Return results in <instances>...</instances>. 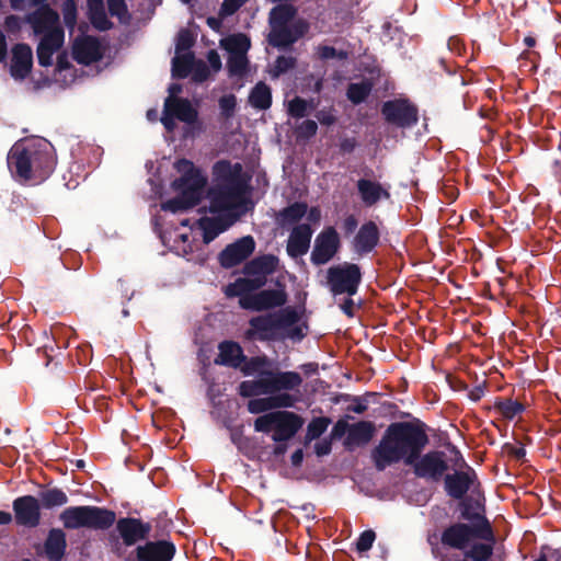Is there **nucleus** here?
Masks as SVG:
<instances>
[{"label": "nucleus", "instance_id": "23", "mask_svg": "<svg viewBox=\"0 0 561 561\" xmlns=\"http://www.w3.org/2000/svg\"><path fill=\"white\" fill-rule=\"evenodd\" d=\"M13 510L18 524L26 527H35L38 525L41 517L39 503L34 496L26 495L18 497L13 502Z\"/></svg>", "mask_w": 561, "mask_h": 561}, {"label": "nucleus", "instance_id": "34", "mask_svg": "<svg viewBox=\"0 0 561 561\" xmlns=\"http://www.w3.org/2000/svg\"><path fill=\"white\" fill-rule=\"evenodd\" d=\"M250 105L260 111H265L272 105V91L271 88L264 82H259L251 90L249 95Z\"/></svg>", "mask_w": 561, "mask_h": 561}, {"label": "nucleus", "instance_id": "48", "mask_svg": "<svg viewBox=\"0 0 561 561\" xmlns=\"http://www.w3.org/2000/svg\"><path fill=\"white\" fill-rule=\"evenodd\" d=\"M499 409L503 416L507 419H513L523 412L524 407L517 401L507 400L505 402L500 403Z\"/></svg>", "mask_w": 561, "mask_h": 561}, {"label": "nucleus", "instance_id": "35", "mask_svg": "<svg viewBox=\"0 0 561 561\" xmlns=\"http://www.w3.org/2000/svg\"><path fill=\"white\" fill-rule=\"evenodd\" d=\"M250 46V39L241 33L227 36L220 41V47L225 49L229 56L247 55Z\"/></svg>", "mask_w": 561, "mask_h": 561}, {"label": "nucleus", "instance_id": "50", "mask_svg": "<svg viewBox=\"0 0 561 561\" xmlns=\"http://www.w3.org/2000/svg\"><path fill=\"white\" fill-rule=\"evenodd\" d=\"M237 105V99L233 94L224 95L219 99V108L221 115L226 118L232 116Z\"/></svg>", "mask_w": 561, "mask_h": 561}, {"label": "nucleus", "instance_id": "39", "mask_svg": "<svg viewBox=\"0 0 561 561\" xmlns=\"http://www.w3.org/2000/svg\"><path fill=\"white\" fill-rule=\"evenodd\" d=\"M41 501L47 508L61 506L68 502L67 494L59 489H48L41 493Z\"/></svg>", "mask_w": 561, "mask_h": 561}, {"label": "nucleus", "instance_id": "1", "mask_svg": "<svg viewBox=\"0 0 561 561\" xmlns=\"http://www.w3.org/2000/svg\"><path fill=\"white\" fill-rule=\"evenodd\" d=\"M213 185L207 192L213 217L194 221L204 243L211 242L247 211L248 178L240 163L221 160L213 168Z\"/></svg>", "mask_w": 561, "mask_h": 561}, {"label": "nucleus", "instance_id": "64", "mask_svg": "<svg viewBox=\"0 0 561 561\" xmlns=\"http://www.w3.org/2000/svg\"><path fill=\"white\" fill-rule=\"evenodd\" d=\"M546 558L548 561H561V549L552 550Z\"/></svg>", "mask_w": 561, "mask_h": 561}, {"label": "nucleus", "instance_id": "42", "mask_svg": "<svg viewBox=\"0 0 561 561\" xmlns=\"http://www.w3.org/2000/svg\"><path fill=\"white\" fill-rule=\"evenodd\" d=\"M307 213V205L302 203H295L282 213L284 222H296L301 219Z\"/></svg>", "mask_w": 561, "mask_h": 561}, {"label": "nucleus", "instance_id": "59", "mask_svg": "<svg viewBox=\"0 0 561 561\" xmlns=\"http://www.w3.org/2000/svg\"><path fill=\"white\" fill-rule=\"evenodd\" d=\"M314 450L318 456L328 455L331 451V444L327 440L317 443Z\"/></svg>", "mask_w": 561, "mask_h": 561}, {"label": "nucleus", "instance_id": "52", "mask_svg": "<svg viewBox=\"0 0 561 561\" xmlns=\"http://www.w3.org/2000/svg\"><path fill=\"white\" fill-rule=\"evenodd\" d=\"M191 75L196 82L205 81L209 76V69L203 60H195Z\"/></svg>", "mask_w": 561, "mask_h": 561}, {"label": "nucleus", "instance_id": "41", "mask_svg": "<svg viewBox=\"0 0 561 561\" xmlns=\"http://www.w3.org/2000/svg\"><path fill=\"white\" fill-rule=\"evenodd\" d=\"M330 420L328 417H316L307 426L306 440L312 442L319 438L328 428Z\"/></svg>", "mask_w": 561, "mask_h": 561}, {"label": "nucleus", "instance_id": "8", "mask_svg": "<svg viewBox=\"0 0 561 561\" xmlns=\"http://www.w3.org/2000/svg\"><path fill=\"white\" fill-rule=\"evenodd\" d=\"M304 425V419L290 411H272L254 421L256 432L271 434L275 443L293 438Z\"/></svg>", "mask_w": 561, "mask_h": 561}, {"label": "nucleus", "instance_id": "25", "mask_svg": "<svg viewBox=\"0 0 561 561\" xmlns=\"http://www.w3.org/2000/svg\"><path fill=\"white\" fill-rule=\"evenodd\" d=\"M10 62V75L15 80L25 79L31 72L33 65V53L28 45L16 44L12 50Z\"/></svg>", "mask_w": 561, "mask_h": 561}, {"label": "nucleus", "instance_id": "33", "mask_svg": "<svg viewBox=\"0 0 561 561\" xmlns=\"http://www.w3.org/2000/svg\"><path fill=\"white\" fill-rule=\"evenodd\" d=\"M181 226L183 227H190L188 232H176L174 238V249L178 254L181 255H187L188 253H192L194 251V241H195V231L196 228H193L191 226L190 219H183L181 221Z\"/></svg>", "mask_w": 561, "mask_h": 561}, {"label": "nucleus", "instance_id": "40", "mask_svg": "<svg viewBox=\"0 0 561 561\" xmlns=\"http://www.w3.org/2000/svg\"><path fill=\"white\" fill-rule=\"evenodd\" d=\"M371 91V84L368 81L351 83L347 89V98L355 104L363 102Z\"/></svg>", "mask_w": 561, "mask_h": 561}, {"label": "nucleus", "instance_id": "9", "mask_svg": "<svg viewBox=\"0 0 561 561\" xmlns=\"http://www.w3.org/2000/svg\"><path fill=\"white\" fill-rule=\"evenodd\" d=\"M278 264V259L274 255H262L253 259L244 266V278H238L230 284L227 295H241L244 291H253L266 283V277L274 273Z\"/></svg>", "mask_w": 561, "mask_h": 561}, {"label": "nucleus", "instance_id": "26", "mask_svg": "<svg viewBox=\"0 0 561 561\" xmlns=\"http://www.w3.org/2000/svg\"><path fill=\"white\" fill-rule=\"evenodd\" d=\"M311 237L312 230L308 224L296 226L287 241L286 250L288 255L294 259L305 255L310 248Z\"/></svg>", "mask_w": 561, "mask_h": 561}, {"label": "nucleus", "instance_id": "21", "mask_svg": "<svg viewBox=\"0 0 561 561\" xmlns=\"http://www.w3.org/2000/svg\"><path fill=\"white\" fill-rule=\"evenodd\" d=\"M477 474L473 469L467 468L466 471H456L445 477V489L449 496L460 500L463 495L474 488Z\"/></svg>", "mask_w": 561, "mask_h": 561}, {"label": "nucleus", "instance_id": "3", "mask_svg": "<svg viewBox=\"0 0 561 561\" xmlns=\"http://www.w3.org/2000/svg\"><path fill=\"white\" fill-rule=\"evenodd\" d=\"M54 147L44 138H28L15 142L8 153V167L20 182H42L54 171Z\"/></svg>", "mask_w": 561, "mask_h": 561}, {"label": "nucleus", "instance_id": "19", "mask_svg": "<svg viewBox=\"0 0 561 561\" xmlns=\"http://www.w3.org/2000/svg\"><path fill=\"white\" fill-rule=\"evenodd\" d=\"M268 42L274 47L285 48L298 41L308 28L305 21L298 20L289 25H279L271 27Z\"/></svg>", "mask_w": 561, "mask_h": 561}, {"label": "nucleus", "instance_id": "31", "mask_svg": "<svg viewBox=\"0 0 561 561\" xmlns=\"http://www.w3.org/2000/svg\"><path fill=\"white\" fill-rule=\"evenodd\" d=\"M243 360V352L239 344L229 341L219 344V354L215 360L217 364L237 368Z\"/></svg>", "mask_w": 561, "mask_h": 561}, {"label": "nucleus", "instance_id": "37", "mask_svg": "<svg viewBox=\"0 0 561 561\" xmlns=\"http://www.w3.org/2000/svg\"><path fill=\"white\" fill-rule=\"evenodd\" d=\"M194 61L192 53L175 54L172 59V75L178 78H186L191 75Z\"/></svg>", "mask_w": 561, "mask_h": 561}, {"label": "nucleus", "instance_id": "7", "mask_svg": "<svg viewBox=\"0 0 561 561\" xmlns=\"http://www.w3.org/2000/svg\"><path fill=\"white\" fill-rule=\"evenodd\" d=\"M302 383L301 376L296 371H273L266 370L261 377L252 380H244L239 386L242 397L275 396L288 393Z\"/></svg>", "mask_w": 561, "mask_h": 561}, {"label": "nucleus", "instance_id": "44", "mask_svg": "<svg viewBox=\"0 0 561 561\" xmlns=\"http://www.w3.org/2000/svg\"><path fill=\"white\" fill-rule=\"evenodd\" d=\"M265 365H266L265 358L253 357L242 366V371L244 375H248V376L256 375L259 378V377H261V374L266 371L264 369Z\"/></svg>", "mask_w": 561, "mask_h": 561}, {"label": "nucleus", "instance_id": "28", "mask_svg": "<svg viewBox=\"0 0 561 561\" xmlns=\"http://www.w3.org/2000/svg\"><path fill=\"white\" fill-rule=\"evenodd\" d=\"M379 241V231L375 222L364 224L356 233L353 248L358 254H366L374 250Z\"/></svg>", "mask_w": 561, "mask_h": 561}, {"label": "nucleus", "instance_id": "55", "mask_svg": "<svg viewBox=\"0 0 561 561\" xmlns=\"http://www.w3.org/2000/svg\"><path fill=\"white\" fill-rule=\"evenodd\" d=\"M318 55L323 60L335 59V58L344 59L347 56L345 51H337L335 48H333L331 46H320L318 48Z\"/></svg>", "mask_w": 561, "mask_h": 561}, {"label": "nucleus", "instance_id": "18", "mask_svg": "<svg viewBox=\"0 0 561 561\" xmlns=\"http://www.w3.org/2000/svg\"><path fill=\"white\" fill-rule=\"evenodd\" d=\"M103 53L104 47L101 42L92 36H79L75 39L72 45L73 58L82 65H90L100 60Z\"/></svg>", "mask_w": 561, "mask_h": 561}, {"label": "nucleus", "instance_id": "49", "mask_svg": "<svg viewBox=\"0 0 561 561\" xmlns=\"http://www.w3.org/2000/svg\"><path fill=\"white\" fill-rule=\"evenodd\" d=\"M308 107L307 101L301 98H295L288 103V113L290 116L300 118L306 115Z\"/></svg>", "mask_w": 561, "mask_h": 561}, {"label": "nucleus", "instance_id": "57", "mask_svg": "<svg viewBox=\"0 0 561 561\" xmlns=\"http://www.w3.org/2000/svg\"><path fill=\"white\" fill-rule=\"evenodd\" d=\"M207 60L214 71H218L221 68V59L216 50H209L207 54Z\"/></svg>", "mask_w": 561, "mask_h": 561}, {"label": "nucleus", "instance_id": "24", "mask_svg": "<svg viewBox=\"0 0 561 561\" xmlns=\"http://www.w3.org/2000/svg\"><path fill=\"white\" fill-rule=\"evenodd\" d=\"M346 427L347 435L345 445L348 448L366 445L371 439L375 432L374 424L368 421H360L351 425L340 421L335 425V431H344Z\"/></svg>", "mask_w": 561, "mask_h": 561}, {"label": "nucleus", "instance_id": "60", "mask_svg": "<svg viewBox=\"0 0 561 561\" xmlns=\"http://www.w3.org/2000/svg\"><path fill=\"white\" fill-rule=\"evenodd\" d=\"M356 227H357V220L354 216H348L345 218V220L343 222V228L346 233L354 232Z\"/></svg>", "mask_w": 561, "mask_h": 561}, {"label": "nucleus", "instance_id": "54", "mask_svg": "<svg viewBox=\"0 0 561 561\" xmlns=\"http://www.w3.org/2000/svg\"><path fill=\"white\" fill-rule=\"evenodd\" d=\"M376 535L373 530H365L357 540V550L360 552L368 551L373 547Z\"/></svg>", "mask_w": 561, "mask_h": 561}, {"label": "nucleus", "instance_id": "45", "mask_svg": "<svg viewBox=\"0 0 561 561\" xmlns=\"http://www.w3.org/2000/svg\"><path fill=\"white\" fill-rule=\"evenodd\" d=\"M108 11L112 16H116L121 22H126L129 18L125 0H107Z\"/></svg>", "mask_w": 561, "mask_h": 561}, {"label": "nucleus", "instance_id": "5", "mask_svg": "<svg viewBox=\"0 0 561 561\" xmlns=\"http://www.w3.org/2000/svg\"><path fill=\"white\" fill-rule=\"evenodd\" d=\"M248 336L259 341H302L309 327L304 313L294 307L259 316L250 320Z\"/></svg>", "mask_w": 561, "mask_h": 561}, {"label": "nucleus", "instance_id": "58", "mask_svg": "<svg viewBox=\"0 0 561 561\" xmlns=\"http://www.w3.org/2000/svg\"><path fill=\"white\" fill-rule=\"evenodd\" d=\"M354 307V300L350 296L340 305L341 310L348 317H353Z\"/></svg>", "mask_w": 561, "mask_h": 561}, {"label": "nucleus", "instance_id": "53", "mask_svg": "<svg viewBox=\"0 0 561 561\" xmlns=\"http://www.w3.org/2000/svg\"><path fill=\"white\" fill-rule=\"evenodd\" d=\"M318 125L314 121L307 119L302 122L297 128L298 138L308 139L316 135Z\"/></svg>", "mask_w": 561, "mask_h": 561}, {"label": "nucleus", "instance_id": "4", "mask_svg": "<svg viewBox=\"0 0 561 561\" xmlns=\"http://www.w3.org/2000/svg\"><path fill=\"white\" fill-rule=\"evenodd\" d=\"M47 2L48 0H10V5L15 11L38 7L34 12L27 14L25 20L36 35H42L36 51L38 62L43 67L53 65V56L61 48L65 38L59 15Z\"/></svg>", "mask_w": 561, "mask_h": 561}, {"label": "nucleus", "instance_id": "32", "mask_svg": "<svg viewBox=\"0 0 561 561\" xmlns=\"http://www.w3.org/2000/svg\"><path fill=\"white\" fill-rule=\"evenodd\" d=\"M66 549V536L61 529H51L45 542V553L49 561H60Z\"/></svg>", "mask_w": 561, "mask_h": 561}, {"label": "nucleus", "instance_id": "38", "mask_svg": "<svg viewBox=\"0 0 561 561\" xmlns=\"http://www.w3.org/2000/svg\"><path fill=\"white\" fill-rule=\"evenodd\" d=\"M295 9L291 5H278L270 13L271 27L279 25H289L298 20H295Z\"/></svg>", "mask_w": 561, "mask_h": 561}, {"label": "nucleus", "instance_id": "12", "mask_svg": "<svg viewBox=\"0 0 561 561\" xmlns=\"http://www.w3.org/2000/svg\"><path fill=\"white\" fill-rule=\"evenodd\" d=\"M197 118L198 112L188 100L173 96H168L164 100L160 121L168 131L172 133L174 130L175 119H179L187 125V130L185 131L187 136L196 126L199 129Z\"/></svg>", "mask_w": 561, "mask_h": 561}, {"label": "nucleus", "instance_id": "29", "mask_svg": "<svg viewBox=\"0 0 561 561\" xmlns=\"http://www.w3.org/2000/svg\"><path fill=\"white\" fill-rule=\"evenodd\" d=\"M474 535L473 528L469 525L456 524L444 531L442 540L453 548L465 549Z\"/></svg>", "mask_w": 561, "mask_h": 561}, {"label": "nucleus", "instance_id": "46", "mask_svg": "<svg viewBox=\"0 0 561 561\" xmlns=\"http://www.w3.org/2000/svg\"><path fill=\"white\" fill-rule=\"evenodd\" d=\"M194 43V38L190 31L182 30L178 34L175 43V54L192 53L190 49Z\"/></svg>", "mask_w": 561, "mask_h": 561}, {"label": "nucleus", "instance_id": "63", "mask_svg": "<svg viewBox=\"0 0 561 561\" xmlns=\"http://www.w3.org/2000/svg\"><path fill=\"white\" fill-rule=\"evenodd\" d=\"M5 26L10 30L19 27L20 19L15 15H9L5 18Z\"/></svg>", "mask_w": 561, "mask_h": 561}, {"label": "nucleus", "instance_id": "51", "mask_svg": "<svg viewBox=\"0 0 561 561\" xmlns=\"http://www.w3.org/2000/svg\"><path fill=\"white\" fill-rule=\"evenodd\" d=\"M295 62H296V60L291 56L278 57L274 65L273 76L278 77L279 75L288 71L289 69L294 68Z\"/></svg>", "mask_w": 561, "mask_h": 561}, {"label": "nucleus", "instance_id": "14", "mask_svg": "<svg viewBox=\"0 0 561 561\" xmlns=\"http://www.w3.org/2000/svg\"><path fill=\"white\" fill-rule=\"evenodd\" d=\"M340 247V238L336 230L329 227L321 231L316 240L311 252V262L316 265L328 263L337 252Z\"/></svg>", "mask_w": 561, "mask_h": 561}, {"label": "nucleus", "instance_id": "11", "mask_svg": "<svg viewBox=\"0 0 561 561\" xmlns=\"http://www.w3.org/2000/svg\"><path fill=\"white\" fill-rule=\"evenodd\" d=\"M362 280V272L357 264L344 262L331 266L327 272V285L334 296H354Z\"/></svg>", "mask_w": 561, "mask_h": 561}, {"label": "nucleus", "instance_id": "16", "mask_svg": "<svg viewBox=\"0 0 561 561\" xmlns=\"http://www.w3.org/2000/svg\"><path fill=\"white\" fill-rule=\"evenodd\" d=\"M414 473L420 478L438 480L447 470V463L444 454L440 451H430L413 462Z\"/></svg>", "mask_w": 561, "mask_h": 561}, {"label": "nucleus", "instance_id": "15", "mask_svg": "<svg viewBox=\"0 0 561 561\" xmlns=\"http://www.w3.org/2000/svg\"><path fill=\"white\" fill-rule=\"evenodd\" d=\"M382 114L389 123L410 127L417 122V110L404 100L388 101L382 105Z\"/></svg>", "mask_w": 561, "mask_h": 561}, {"label": "nucleus", "instance_id": "6", "mask_svg": "<svg viewBox=\"0 0 561 561\" xmlns=\"http://www.w3.org/2000/svg\"><path fill=\"white\" fill-rule=\"evenodd\" d=\"M174 168L181 176L173 181L172 187L180 195L161 205L165 211L180 213L194 207L201 201L206 185V178L197 170L194 163L186 159H180Z\"/></svg>", "mask_w": 561, "mask_h": 561}, {"label": "nucleus", "instance_id": "2", "mask_svg": "<svg viewBox=\"0 0 561 561\" xmlns=\"http://www.w3.org/2000/svg\"><path fill=\"white\" fill-rule=\"evenodd\" d=\"M428 443L426 434L410 423H392L381 440L371 451V458L379 471L403 461L412 465Z\"/></svg>", "mask_w": 561, "mask_h": 561}, {"label": "nucleus", "instance_id": "43", "mask_svg": "<svg viewBox=\"0 0 561 561\" xmlns=\"http://www.w3.org/2000/svg\"><path fill=\"white\" fill-rule=\"evenodd\" d=\"M227 66L231 76L244 75L248 67L247 55L229 56Z\"/></svg>", "mask_w": 561, "mask_h": 561}, {"label": "nucleus", "instance_id": "36", "mask_svg": "<svg viewBox=\"0 0 561 561\" xmlns=\"http://www.w3.org/2000/svg\"><path fill=\"white\" fill-rule=\"evenodd\" d=\"M88 8L90 21L98 30L106 31L111 28L112 23L105 13L103 0H100V3H94L93 0H88Z\"/></svg>", "mask_w": 561, "mask_h": 561}, {"label": "nucleus", "instance_id": "61", "mask_svg": "<svg viewBox=\"0 0 561 561\" xmlns=\"http://www.w3.org/2000/svg\"><path fill=\"white\" fill-rule=\"evenodd\" d=\"M317 117L323 125H331L335 122V117L330 112H319Z\"/></svg>", "mask_w": 561, "mask_h": 561}, {"label": "nucleus", "instance_id": "56", "mask_svg": "<svg viewBox=\"0 0 561 561\" xmlns=\"http://www.w3.org/2000/svg\"><path fill=\"white\" fill-rule=\"evenodd\" d=\"M247 1L248 0H224L220 12L224 15H231Z\"/></svg>", "mask_w": 561, "mask_h": 561}, {"label": "nucleus", "instance_id": "17", "mask_svg": "<svg viewBox=\"0 0 561 561\" xmlns=\"http://www.w3.org/2000/svg\"><path fill=\"white\" fill-rule=\"evenodd\" d=\"M254 239L251 236L242 237L221 251L219 254L220 264L227 268L233 267L248 259L254 252Z\"/></svg>", "mask_w": 561, "mask_h": 561}, {"label": "nucleus", "instance_id": "10", "mask_svg": "<svg viewBox=\"0 0 561 561\" xmlns=\"http://www.w3.org/2000/svg\"><path fill=\"white\" fill-rule=\"evenodd\" d=\"M60 520L69 529H105L115 522V514L96 506H72L60 514Z\"/></svg>", "mask_w": 561, "mask_h": 561}, {"label": "nucleus", "instance_id": "27", "mask_svg": "<svg viewBox=\"0 0 561 561\" xmlns=\"http://www.w3.org/2000/svg\"><path fill=\"white\" fill-rule=\"evenodd\" d=\"M175 548L168 541L148 542L137 548V556L142 561H171Z\"/></svg>", "mask_w": 561, "mask_h": 561}, {"label": "nucleus", "instance_id": "47", "mask_svg": "<svg viewBox=\"0 0 561 561\" xmlns=\"http://www.w3.org/2000/svg\"><path fill=\"white\" fill-rule=\"evenodd\" d=\"M492 550L490 546L485 543H476L472 548L466 553L467 557L476 560V561H485L491 556Z\"/></svg>", "mask_w": 561, "mask_h": 561}, {"label": "nucleus", "instance_id": "20", "mask_svg": "<svg viewBox=\"0 0 561 561\" xmlns=\"http://www.w3.org/2000/svg\"><path fill=\"white\" fill-rule=\"evenodd\" d=\"M356 186L359 198L366 207H371L390 198L389 184L364 178L357 181Z\"/></svg>", "mask_w": 561, "mask_h": 561}, {"label": "nucleus", "instance_id": "13", "mask_svg": "<svg viewBox=\"0 0 561 561\" xmlns=\"http://www.w3.org/2000/svg\"><path fill=\"white\" fill-rule=\"evenodd\" d=\"M238 296L242 308L255 311L282 307L287 300L283 288L264 289L257 293L244 291Z\"/></svg>", "mask_w": 561, "mask_h": 561}, {"label": "nucleus", "instance_id": "30", "mask_svg": "<svg viewBox=\"0 0 561 561\" xmlns=\"http://www.w3.org/2000/svg\"><path fill=\"white\" fill-rule=\"evenodd\" d=\"M117 528L124 542L128 546L144 539L149 531L147 525L134 518L121 519L117 524Z\"/></svg>", "mask_w": 561, "mask_h": 561}, {"label": "nucleus", "instance_id": "62", "mask_svg": "<svg viewBox=\"0 0 561 561\" xmlns=\"http://www.w3.org/2000/svg\"><path fill=\"white\" fill-rule=\"evenodd\" d=\"M69 68L68 57L66 55H60L57 58L56 70L61 73L62 71Z\"/></svg>", "mask_w": 561, "mask_h": 561}, {"label": "nucleus", "instance_id": "22", "mask_svg": "<svg viewBox=\"0 0 561 561\" xmlns=\"http://www.w3.org/2000/svg\"><path fill=\"white\" fill-rule=\"evenodd\" d=\"M298 397L290 393H278L266 398L251 399L248 402V410L252 414L268 413L275 409L293 408Z\"/></svg>", "mask_w": 561, "mask_h": 561}]
</instances>
